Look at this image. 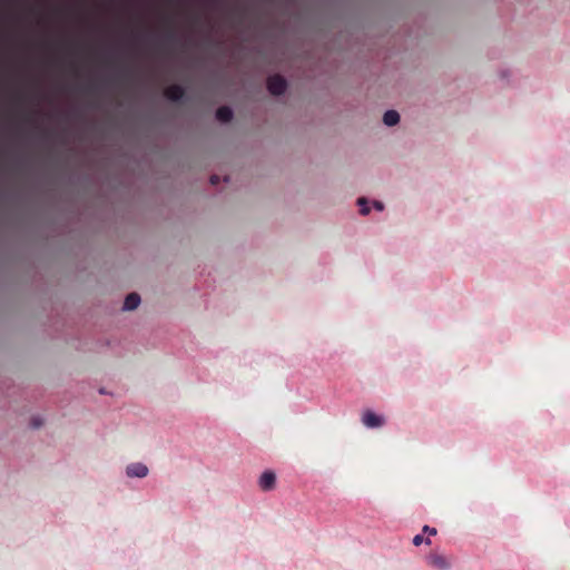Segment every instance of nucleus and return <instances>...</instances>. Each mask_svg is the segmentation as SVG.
Masks as SVG:
<instances>
[{"label": "nucleus", "instance_id": "nucleus-1", "mask_svg": "<svg viewBox=\"0 0 570 570\" xmlns=\"http://www.w3.org/2000/svg\"><path fill=\"white\" fill-rule=\"evenodd\" d=\"M287 82L284 77L274 75L267 79V89L274 96H279L285 92Z\"/></svg>", "mask_w": 570, "mask_h": 570}, {"label": "nucleus", "instance_id": "nucleus-2", "mask_svg": "<svg viewBox=\"0 0 570 570\" xmlns=\"http://www.w3.org/2000/svg\"><path fill=\"white\" fill-rule=\"evenodd\" d=\"M164 96L174 102L180 101L185 96V89L180 85H170L164 90Z\"/></svg>", "mask_w": 570, "mask_h": 570}, {"label": "nucleus", "instance_id": "nucleus-3", "mask_svg": "<svg viewBox=\"0 0 570 570\" xmlns=\"http://www.w3.org/2000/svg\"><path fill=\"white\" fill-rule=\"evenodd\" d=\"M362 422L365 426L374 429L382 426L384 424V419L367 410L362 415Z\"/></svg>", "mask_w": 570, "mask_h": 570}, {"label": "nucleus", "instance_id": "nucleus-4", "mask_svg": "<svg viewBox=\"0 0 570 570\" xmlns=\"http://www.w3.org/2000/svg\"><path fill=\"white\" fill-rule=\"evenodd\" d=\"M429 564L439 570H448L451 566L450 561L445 556L439 553H431L428 557Z\"/></svg>", "mask_w": 570, "mask_h": 570}, {"label": "nucleus", "instance_id": "nucleus-5", "mask_svg": "<svg viewBox=\"0 0 570 570\" xmlns=\"http://www.w3.org/2000/svg\"><path fill=\"white\" fill-rule=\"evenodd\" d=\"M148 468L144 463H131L126 469V474L129 478H145L148 474Z\"/></svg>", "mask_w": 570, "mask_h": 570}, {"label": "nucleus", "instance_id": "nucleus-6", "mask_svg": "<svg viewBox=\"0 0 570 570\" xmlns=\"http://www.w3.org/2000/svg\"><path fill=\"white\" fill-rule=\"evenodd\" d=\"M259 488L263 491H271L275 488L276 484V475L272 471H265L258 481Z\"/></svg>", "mask_w": 570, "mask_h": 570}, {"label": "nucleus", "instance_id": "nucleus-7", "mask_svg": "<svg viewBox=\"0 0 570 570\" xmlns=\"http://www.w3.org/2000/svg\"><path fill=\"white\" fill-rule=\"evenodd\" d=\"M139 304L140 296L137 293H130L126 296L122 308L125 311H134L138 307Z\"/></svg>", "mask_w": 570, "mask_h": 570}, {"label": "nucleus", "instance_id": "nucleus-8", "mask_svg": "<svg viewBox=\"0 0 570 570\" xmlns=\"http://www.w3.org/2000/svg\"><path fill=\"white\" fill-rule=\"evenodd\" d=\"M216 118L222 122H229L233 118V111L227 106L219 107L216 110Z\"/></svg>", "mask_w": 570, "mask_h": 570}, {"label": "nucleus", "instance_id": "nucleus-9", "mask_svg": "<svg viewBox=\"0 0 570 570\" xmlns=\"http://www.w3.org/2000/svg\"><path fill=\"white\" fill-rule=\"evenodd\" d=\"M383 121L386 126H394L400 121V115L395 110H387L383 116Z\"/></svg>", "mask_w": 570, "mask_h": 570}, {"label": "nucleus", "instance_id": "nucleus-10", "mask_svg": "<svg viewBox=\"0 0 570 570\" xmlns=\"http://www.w3.org/2000/svg\"><path fill=\"white\" fill-rule=\"evenodd\" d=\"M357 204L360 205V213L362 215H367L370 213V208L368 206L366 205V199L361 197L357 199Z\"/></svg>", "mask_w": 570, "mask_h": 570}, {"label": "nucleus", "instance_id": "nucleus-11", "mask_svg": "<svg viewBox=\"0 0 570 570\" xmlns=\"http://www.w3.org/2000/svg\"><path fill=\"white\" fill-rule=\"evenodd\" d=\"M423 533H429L430 535H435L438 533L435 528H431L429 525L423 527Z\"/></svg>", "mask_w": 570, "mask_h": 570}, {"label": "nucleus", "instance_id": "nucleus-12", "mask_svg": "<svg viewBox=\"0 0 570 570\" xmlns=\"http://www.w3.org/2000/svg\"><path fill=\"white\" fill-rule=\"evenodd\" d=\"M424 541L423 539V534H416L414 538H413V544L419 547L420 544H422V542Z\"/></svg>", "mask_w": 570, "mask_h": 570}, {"label": "nucleus", "instance_id": "nucleus-13", "mask_svg": "<svg viewBox=\"0 0 570 570\" xmlns=\"http://www.w3.org/2000/svg\"><path fill=\"white\" fill-rule=\"evenodd\" d=\"M219 180H220V179H219V176H217V175H213V176L210 177V184H212V185H217V184L219 183Z\"/></svg>", "mask_w": 570, "mask_h": 570}, {"label": "nucleus", "instance_id": "nucleus-14", "mask_svg": "<svg viewBox=\"0 0 570 570\" xmlns=\"http://www.w3.org/2000/svg\"><path fill=\"white\" fill-rule=\"evenodd\" d=\"M374 207L377 209V210H383L384 206L381 202H374Z\"/></svg>", "mask_w": 570, "mask_h": 570}, {"label": "nucleus", "instance_id": "nucleus-15", "mask_svg": "<svg viewBox=\"0 0 570 570\" xmlns=\"http://www.w3.org/2000/svg\"><path fill=\"white\" fill-rule=\"evenodd\" d=\"M32 425H33V428H39L41 425V422H39L38 420L33 419Z\"/></svg>", "mask_w": 570, "mask_h": 570}, {"label": "nucleus", "instance_id": "nucleus-16", "mask_svg": "<svg viewBox=\"0 0 570 570\" xmlns=\"http://www.w3.org/2000/svg\"><path fill=\"white\" fill-rule=\"evenodd\" d=\"M167 38H168V39H170V40H171V39H174V32H173V31H170V32L167 35Z\"/></svg>", "mask_w": 570, "mask_h": 570}]
</instances>
